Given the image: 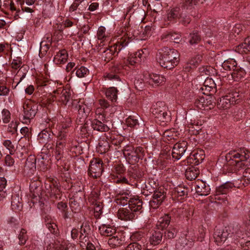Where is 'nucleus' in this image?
<instances>
[{"mask_svg":"<svg viewBox=\"0 0 250 250\" xmlns=\"http://www.w3.org/2000/svg\"><path fill=\"white\" fill-rule=\"evenodd\" d=\"M179 57L176 50L165 47L157 54V60L162 67L171 69L178 64Z\"/></svg>","mask_w":250,"mask_h":250,"instance_id":"obj_1","label":"nucleus"},{"mask_svg":"<svg viewBox=\"0 0 250 250\" xmlns=\"http://www.w3.org/2000/svg\"><path fill=\"white\" fill-rule=\"evenodd\" d=\"M139 62L136 61L135 55L133 54L128 57V59L124 62V63H120L119 65L114 66L111 68V72L107 73L104 76L105 81L111 82L113 85H117L121 83V80L117 73L120 72L122 68L126 70L128 65H134L136 63H139Z\"/></svg>","mask_w":250,"mask_h":250,"instance_id":"obj_2","label":"nucleus"},{"mask_svg":"<svg viewBox=\"0 0 250 250\" xmlns=\"http://www.w3.org/2000/svg\"><path fill=\"white\" fill-rule=\"evenodd\" d=\"M250 158V152L246 149H241L230 151L226 156V159H229V165L241 167L246 165L244 162Z\"/></svg>","mask_w":250,"mask_h":250,"instance_id":"obj_3","label":"nucleus"},{"mask_svg":"<svg viewBox=\"0 0 250 250\" xmlns=\"http://www.w3.org/2000/svg\"><path fill=\"white\" fill-rule=\"evenodd\" d=\"M123 154L126 161L131 165L138 162L144 156V150L143 147L138 146L134 147L131 146H126L123 150Z\"/></svg>","mask_w":250,"mask_h":250,"instance_id":"obj_4","label":"nucleus"},{"mask_svg":"<svg viewBox=\"0 0 250 250\" xmlns=\"http://www.w3.org/2000/svg\"><path fill=\"white\" fill-rule=\"evenodd\" d=\"M151 112L154 116L162 122H168L170 120V113L165 104L159 102L153 105Z\"/></svg>","mask_w":250,"mask_h":250,"instance_id":"obj_5","label":"nucleus"},{"mask_svg":"<svg viewBox=\"0 0 250 250\" xmlns=\"http://www.w3.org/2000/svg\"><path fill=\"white\" fill-rule=\"evenodd\" d=\"M101 109L97 108L95 111V119L91 122V126L94 130L101 132L108 131L109 128L105 124V116L101 113Z\"/></svg>","mask_w":250,"mask_h":250,"instance_id":"obj_6","label":"nucleus"},{"mask_svg":"<svg viewBox=\"0 0 250 250\" xmlns=\"http://www.w3.org/2000/svg\"><path fill=\"white\" fill-rule=\"evenodd\" d=\"M36 104H33L29 101L25 102L23 104V120L25 123H29L36 115L38 110Z\"/></svg>","mask_w":250,"mask_h":250,"instance_id":"obj_7","label":"nucleus"},{"mask_svg":"<svg viewBox=\"0 0 250 250\" xmlns=\"http://www.w3.org/2000/svg\"><path fill=\"white\" fill-rule=\"evenodd\" d=\"M103 171L102 160L97 158L93 159L89 166V175L94 178H97L101 175Z\"/></svg>","mask_w":250,"mask_h":250,"instance_id":"obj_8","label":"nucleus"},{"mask_svg":"<svg viewBox=\"0 0 250 250\" xmlns=\"http://www.w3.org/2000/svg\"><path fill=\"white\" fill-rule=\"evenodd\" d=\"M52 97H54L55 100L66 105L70 98L69 91L62 87L59 88L53 92Z\"/></svg>","mask_w":250,"mask_h":250,"instance_id":"obj_9","label":"nucleus"},{"mask_svg":"<svg viewBox=\"0 0 250 250\" xmlns=\"http://www.w3.org/2000/svg\"><path fill=\"white\" fill-rule=\"evenodd\" d=\"M233 187L232 184L227 182L217 187L215 194V199L217 200H222L223 202H225L226 199L225 195L230 191Z\"/></svg>","mask_w":250,"mask_h":250,"instance_id":"obj_10","label":"nucleus"},{"mask_svg":"<svg viewBox=\"0 0 250 250\" xmlns=\"http://www.w3.org/2000/svg\"><path fill=\"white\" fill-rule=\"evenodd\" d=\"M188 143L183 141L177 143L173 147L172 156L173 158L179 160L185 154L187 149Z\"/></svg>","mask_w":250,"mask_h":250,"instance_id":"obj_11","label":"nucleus"},{"mask_svg":"<svg viewBox=\"0 0 250 250\" xmlns=\"http://www.w3.org/2000/svg\"><path fill=\"white\" fill-rule=\"evenodd\" d=\"M154 193L152 199L149 202L150 206L153 208H158L164 201L166 197L164 192L156 190Z\"/></svg>","mask_w":250,"mask_h":250,"instance_id":"obj_12","label":"nucleus"},{"mask_svg":"<svg viewBox=\"0 0 250 250\" xmlns=\"http://www.w3.org/2000/svg\"><path fill=\"white\" fill-rule=\"evenodd\" d=\"M212 97H200L199 99L196 100L195 104L196 106L200 109H210L213 108L214 104L211 101Z\"/></svg>","mask_w":250,"mask_h":250,"instance_id":"obj_13","label":"nucleus"},{"mask_svg":"<svg viewBox=\"0 0 250 250\" xmlns=\"http://www.w3.org/2000/svg\"><path fill=\"white\" fill-rule=\"evenodd\" d=\"M49 184H46L45 188L50 193V196L57 199L58 196L60 197V189L58 183L54 180L48 181Z\"/></svg>","mask_w":250,"mask_h":250,"instance_id":"obj_14","label":"nucleus"},{"mask_svg":"<svg viewBox=\"0 0 250 250\" xmlns=\"http://www.w3.org/2000/svg\"><path fill=\"white\" fill-rule=\"evenodd\" d=\"M73 106L75 105V108L78 110V116L80 118L85 119L87 116L90 111V108L83 102L75 101L72 103Z\"/></svg>","mask_w":250,"mask_h":250,"instance_id":"obj_15","label":"nucleus"},{"mask_svg":"<svg viewBox=\"0 0 250 250\" xmlns=\"http://www.w3.org/2000/svg\"><path fill=\"white\" fill-rule=\"evenodd\" d=\"M205 157L204 151L203 150H199L193 152L188 158V162L198 165L202 163Z\"/></svg>","mask_w":250,"mask_h":250,"instance_id":"obj_16","label":"nucleus"},{"mask_svg":"<svg viewBox=\"0 0 250 250\" xmlns=\"http://www.w3.org/2000/svg\"><path fill=\"white\" fill-rule=\"evenodd\" d=\"M64 147V142L56 143L55 148L52 152V157H54L60 165L61 164V162L63 158Z\"/></svg>","mask_w":250,"mask_h":250,"instance_id":"obj_17","label":"nucleus"},{"mask_svg":"<svg viewBox=\"0 0 250 250\" xmlns=\"http://www.w3.org/2000/svg\"><path fill=\"white\" fill-rule=\"evenodd\" d=\"M180 134L174 129L165 131L162 135L163 140L167 143H173L177 140Z\"/></svg>","mask_w":250,"mask_h":250,"instance_id":"obj_18","label":"nucleus"},{"mask_svg":"<svg viewBox=\"0 0 250 250\" xmlns=\"http://www.w3.org/2000/svg\"><path fill=\"white\" fill-rule=\"evenodd\" d=\"M142 201L138 198H130L127 207L137 215L142 211Z\"/></svg>","mask_w":250,"mask_h":250,"instance_id":"obj_19","label":"nucleus"},{"mask_svg":"<svg viewBox=\"0 0 250 250\" xmlns=\"http://www.w3.org/2000/svg\"><path fill=\"white\" fill-rule=\"evenodd\" d=\"M119 218L122 220L128 221L133 219L136 214L132 212L127 207L120 209L118 212Z\"/></svg>","mask_w":250,"mask_h":250,"instance_id":"obj_20","label":"nucleus"},{"mask_svg":"<svg viewBox=\"0 0 250 250\" xmlns=\"http://www.w3.org/2000/svg\"><path fill=\"white\" fill-rule=\"evenodd\" d=\"M230 233L228 230L223 229L216 228L214 232V239L217 245H220L222 242H225Z\"/></svg>","mask_w":250,"mask_h":250,"instance_id":"obj_21","label":"nucleus"},{"mask_svg":"<svg viewBox=\"0 0 250 250\" xmlns=\"http://www.w3.org/2000/svg\"><path fill=\"white\" fill-rule=\"evenodd\" d=\"M195 189L196 192L201 196H206L208 195L210 190L209 186L206 185V183L202 181L196 182Z\"/></svg>","mask_w":250,"mask_h":250,"instance_id":"obj_22","label":"nucleus"},{"mask_svg":"<svg viewBox=\"0 0 250 250\" xmlns=\"http://www.w3.org/2000/svg\"><path fill=\"white\" fill-rule=\"evenodd\" d=\"M188 189L184 186H179L173 190L172 195L173 198H177L178 200H181L188 195Z\"/></svg>","mask_w":250,"mask_h":250,"instance_id":"obj_23","label":"nucleus"},{"mask_svg":"<svg viewBox=\"0 0 250 250\" xmlns=\"http://www.w3.org/2000/svg\"><path fill=\"white\" fill-rule=\"evenodd\" d=\"M102 54V58L105 62H108L113 58V55L117 53V51L113 46H109L106 49H100L99 51Z\"/></svg>","mask_w":250,"mask_h":250,"instance_id":"obj_24","label":"nucleus"},{"mask_svg":"<svg viewBox=\"0 0 250 250\" xmlns=\"http://www.w3.org/2000/svg\"><path fill=\"white\" fill-rule=\"evenodd\" d=\"M22 203L21 198L19 194H15L12 195L11 198V208L15 212L21 211L22 208Z\"/></svg>","mask_w":250,"mask_h":250,"instance_id":"obj_25","label":"nucleus"},{"mask_svg":"<svg viewBox=\"0 0 250 250\" xmlns=\"http://www.w3.org/2000/svg\"><path fill=\"white\" fill-rule=\"evenodd\" d=\"M246 70L240 66L235 67L231 73V77L234 81H239L245 78Z\"/></svg>","mask_w":250,"mask_h":250,"instance_id":"obj_26","label":"nucleus"},{"mask_svg":"<svg viewBox=\"0 0 250 250\" xmlns=\"http://www.w3.org/2000/svg\"><path fill=\"white\" fill-rule=\"evenodd\" d=\"M184 10H182L179 5L171 9L167 13V18L168 21H172L177 18H181L183 15Z\"/></svg>","mask_w":250,"mask_h":250,"instance_id":"obj_27","label":"nucleus"},{"mask_svg":"<svg viewBox=\"0 0 250 250\" xmlns=\"http://www.w3.org/2000/svg\"><path fill=\"white\" fill-rule=\"evenodd\" d=\"M229 231L231 232L232 234L236 235L239 238H244V235L246 233V229L239 224H233L229 228Z\"/></svg>","mask_w":250,"mask_h":250,"instance_id":"obj_28","label":"nucleus"},{"mask_svg":"<svg viewBox=\"0 0 250 250\" xmlns=\"http://www.w3.org/2000/svg\"><path fill=\"white\" fill-rule=\"evenodd\" d=\"M100 234L102 235L111 236L116 233L115 228L110 225L103 224L99 228Z\"/></svg>","mask_w":250,"mask_h":250,"instance_id":"obj_29","label":"nucleus"},{"mask_svg":"<svg viewBox=\"0 0 250 250\" xmlns=\"http://www.w3.org/2000/svg\"><path fill=\"white\" fill-rule=\"evenodd\" d=\"M36 158L35 155H30L26 159L24 166V170H28L31 172L36 169Z\"/></svg>","mask_w":250,"mask_h":250,"instance_id":"obj_30","label":"nucleus"},{"mask_svg":"<svg viewBox=\"0 0 250 250\" xmlns=\"http://www.w3.org/2000/svg\"><path fill=\"white\" fill-rule=\"evenodd\" d=\"M170 222V217L168 214H165L159 219L156 224V227L158 229H163L168 226Z\"/></svg>","mask_w":250,"mask_h":250,"instance_id":"obj_31","label":"nucleus"},{"mask_svg":"<svg viewBox=\"0 0 250 250\" xmlns=\"http://www.w3.org/2000/svg\"><path fill=\"white\" fill-rule=\"evenodd\" d=\"M130 40L127 37H123L120 39V40L113 45L117 51V54L127 46Z\"/></svg>","mask_w":250,"mask_h":250,"instance_id":"obj_32","label":"nucleus"},{"mask_svg":"<svg viewBox=\"0 0 250 250\" xmlns=\"http://www.w3.org/2000/svg\"><path fill=\"white\" fill-rule=\"evenodd\" d=\"M230 97V96L226 95L220 98L219 101L218 102V107L220 109H225L229 108L231 104H233Z\"/></svg>","mask_w":250,"mask_h":250,"instance_id":"obj_33","label":"nucleus"},{"mask_svg":"<svg viewBox=\"0 0 250 250\" xmlns=\"http://www.w3.org/2000/svg\"><path fill=\"white\" fill-rule=\"evenodd\" d=\"M236 50L240 53L250 52V36L246 38L243 43L238 45Z\"/></svg>","mask_w":250,"mask_h":250,"instance_id":"obj_34","label":"nucleus"},{"mask_svg":"<svg viewBox=\"0 0 250 250\" xmlns=\"http://www.w3.org/2000/svg\"><path fill=\"white\" fill-rule=\"evenodd\" d=\"M68 54L65 50H62L57 53L54 58V62L57 64L64 63L67 60Z\"/></svg>","mask_w":250,"mask_h":250,"instance_id":"obj_35","label":"nucleus"},{"mask_svg":"<svg viewBox=\"0 0 250 250\" xmlns=\"http://www.w3.org/2000/svg\"><path fill=\"white\" fill-rule=\"evenodd\" d=\"M106 138L108 140V142L115 146L120 147L124 138L123 136L116 134H112L109 136H107Z\"/></svg>","mask_w":250,"mask_h":250,"instance_id":"obj_36","label":"nucleus"},{"mask_svg":"<svg viewBox=\"0 0 250 250\" xmlns=\"http://www.w3.org/2000/svg\"><path fill=\"white\" fill-rule=\"evenodd\" d=\"M163 233L160 231L153 232L149 237V242L151 245L155 246L162 241Z\"/></svg>","mask_w":250,"mask_h":250,"instance_id":"obj_37","label":"nucleus"},{"mask_svg":"<svg viewBox=\"0 0 250 250\" xmlns=\"http://www.w3.org/2000/svg\"><path fill=\"white\" fill-rule=\"evenodd\" d=\"M199 174V170L193 167H188L185 171V176L189 180L195 179Z\"/></svg>","mask_w":250,"mask_h":250,"instance_id":"obj_38","label":"nucleus"},{"mask_svg":"<svg viewBox=\"0 0 250 250\" xmlns=\"http://www.w3.org/2000/svg\"><path fill=\"white\" fill-rule=\"evenodd\" d=\"M117 92L118 90L117 88L114 86H112L106 90L105 94L106 98L108 100L114 102H116L117 99Z\"/></svg>","mask_w":250,"mask_h":250,"instance_id":"obj_39","label":"nucleus"},{"mask_svg":"<svg viewBox=\"0 0 250 250\" xmlns=\"http://www.w3.org/2000/svg\"><path fill=\"white\" fill-rule=\"evenodd\" d=\"M51 136L52 135L50 131L43 129L38 134V137L40 143H47L50 140Z\"/></svg>","mask_w":250,"mask_h":250,"instance_id":"obj_40","label":"nucleus"},{"mask_svg":"<svg viewBox=\"0 0 250 250\" xmlns=\"http://www.w3.org/2000/svg\"><path fill=\"white\" fill-rule=\"evenodd\" d=\"M222 66L226 70H233L235 67H237V64L233 59H229L225 60L222 63Z\"/></svg>","mask_w":250,"mask_h":250,"instance_id":"obj_41","label":"nucleus"},{"mask_svg":"<svg viewBox=\"0 0 250 250\" xmlns=\"http://www.w3.org/2000/svg\"><path fill=\"white\" fill-rule=\"evenodd\" d=\"M204 87L205 88L203 87L201 88L202 90L205 89L206 91L212 90L214 91L213 89L216 88V84L212 78H207L204 82Z\"/></svg>","mask_w":250,"mask_h":250,"instance_id":"obj_42","label":"nucleus"},{"mask_svg":"<svg viewBox=\"0 0 250 250\" xmlns=\"http://www.w3.org/2000/svg\"><path fill=\"white\" fill-rule=\"evenodd\" d=\"M158 183L157 181L154 179H149L147 183L146 184V190L149 193H152L157 190Z\"/></svg>","mask_w":250,"mask_h":250,"instance_id":"obj_43","label":"nucleus"},{"mask_svg":"<svg viewBox=\"0 0 250 250\" xmlns=\"http://www.w3.org/2000/svg\"><path fill=\"white\" fill-rule=\"evenodd\" d=\"M149 77L150 78L149 83H150L151 82H153L155 84L158 85L162 84L166 80L164 76L156 74H149Z\"/></svg>","mask_w":250,"mask_h":250,"instance_id":"obj_44","label":"nucleus"},{"mask_svg":"<svg viewBox=\"0 0 250 250\" xmlns=\"http://www.w3.org/2000/svg\"><path fill=\"white\" fill-rule=\"evenodd\" d=\"M110 147V146L108 141L100 140L97 148L101 153H104L109 150Z\"/></svg>","mask_w":250,"mask_h":250,"instance_id":"obj_45","label":"nucleus"},{"mask_svg":"<svg viewBox=\"0 0 250 250\" xmlns=\"http://www.w3.org/2000/svg\"><path fill=\"white\" fill-rule=\"evenodd\" d=\"M129 193L125 192L121 194L117 198V202L118 204H120L123 206H125L128 205V201L130 198L129 197Z\"/></svg>","mask_w":250,"mask_h":250,"instance_id":"obj_46","label":"nucleus"},{"mask_svg":"<svg viewBox=\"0 0 250 250\" xmlns=\"http://www.w3.org/2000/svg\"><path fill=\"white\" fill-rule=\"evenodd\" d=\"M134 54L136 58V61L141 62L142 61H144L146 59L147 54V50L146 49L144 48L143 49L138 50Z\"/></svg>","mask_w":250,"mask_h":250,"instance_id":"obj_47","label":"nucleus"},{"mask_svg":"<svg viewBox=\"0 0 250 250\" xmlns=\"http://www.w3.org/2000/svg\"><path fill=\"white\" fill-rule=\"evenodd\" d=\"M123 241L120 238H119L117 236H113L110 238L108 241V244L112 248L119 247L122 245Z\"/></svg>","mask_w":250,"mask_h":250,"instance_id":"obj_48","label":"nucleus"},{"mask_svg":"<svg viewBox=\"0 0 250 250\" xmlns=\"http://www.w3.org/2000/svg\"><path fill=\"white\" fill-rule=\"evenodd\" d=\"M198 2L197 0H184L180 6L182 10L184 11L186 9H191L194 5Z\"/></svg>","mask_w":250,"mask_h":250,"instance_id":"obj_49","label":"nucleus"},{"mask_svg":"<svg viewBox=\"0 0 250 250\" xmlns=\"http://www.w3.org/2000/svg\"><path fill=\"white\" fill-rule=\"evenodd\" d=\"M38 183L37 182L33 181L30 184V190L33 193V195L35 197L39 196L41 191V188L37 185Z\"/></svg>","mask_w":250,"mask_h":250,"instance_id":"obj_50","label":"nucleus"},{"mask_svg":"<svg viewBox=\"0 0 250 250\" xmlns=\"http://www.w3.org/2000/svg\"><path fill=\"white\" fill-rule=\"evenodd\" d=\"M19 240V244L20 245H24L26 241L28 239V235H27V231L25 229H21L20 234L18 236Z\"/></svg>","mask_w":250,"mask_h":250,"instance_id":"obj_51","label":"nucleus"},{"mask_svg":"<svg viewBox=\"0 0 250 250\" xmlns=\"http://www.w3.org/2000/svg\"><path fill=\"white\" fill-rule=\"evenodd\" d=\"M201 41V36L197 31H194L190 34L189 42L190 44H193L198 43Z\"/></svg>","mask_w":250,"mask_h":250,"instance_id":"obj_52","label":"nucleus"},{"mask_svg":"<svg viewBox=\"0 0 250 250\" xmlns=\"http://www.w3.org/2000/svg\"><path fill=\"white\" fill-rule=\"evenodd\" d=\"M129 172L131 176L134 178H140L143 175L142 172L137 166L131 167L130 169Z\"/></svg>","mask_w":250,"mask_h":250,"instance_id":"obj_53","label":"nucleus"},{"mask_svg":"<svg viewBox=\"0 0 250 250\" xmlns=\"http://www.w3.org/2000/svg\"><path fill=\"white\" fill-rule=\"evenodd\" d=\"M76 74L79 78L85 77L89 74V70L84 66H81L77 69Z\"/></svg>","mask_w":250,"mask_h":250,"instance_id":"obj_54","label":"nucleus"},{"mask_svg":"<svg viewBox=\"0 0 250 250\" xmlns=\"http://www.w3.org/2000/svg\"><path fill=\"white\" fill-rule=\"evenodd\" d=\"M105 30V28L104 26H100L98 30L97 36L98 39L101 41V43L106 38Z\"/></svg>","mask_w":250,"mask_h":250,"instance_id":"obj_55","label":"nucleus"},{"mask_svg":"<svg viewBox=\"0 0 250 250\" xmlns=\"http://www.w3.org/2000/svg\"><path fill=\"white\" fill-rule=\"evenodd\" d=\"M177 233V230L175 228L170 227L165 232L164 237L167 239H172L175 237Z\"/></svg>","mask_w":250,"mask_h":250,"instance_id":"obj_56","label":"nucleus"},{"mask_svg":"<svg viewBox=\"0 0 250 250\" xmlns=\"http://www.w3.org/2000/svg\"><path fill=\"white\" fill-rule=\"evenodd\" d=\"M70 207L72 210L74 212H76L80 209V204L78 202L73 198L70 199L69 201Z\"/></svg>","mask_w":250,"mask_h":250,"instance_id":"obj_57","label":"nucleus"},{"mask_svg":"<svg viewBox=\"0 0 250 250\" xmlns=\"http://www.w3.org/2000/svg\"><path fill=\"white\" fill-rule=\"evenodd\" d=\"M125 250H149L148 249L146 250L145 248L143 247L142 245L139 243L134 242L129 244Z\"/></svg>","mask_w":250,"mask_h":250,"instance_id":"obj_58","label":"nucleus"},{"mask_svg":"<svg viewBox=\"0 0 250 250\" xmlns=\"http://www.w3.org/2000/svg\"><path fill=\"white\" fill-rule=\"evenodd\" d=\"M81 3L74 1L69 7V12H73L77 10L78 13L82 14L85 10H80L79 8H81Z\"/></svg>","mask_w":250,"mask_h":250,"instance_id":"obj_59","label":"nucleus"},{"mask_svg":"<svg viewBox=\"0 0 250 250\" xmlns=\"http://www.w3.org/2000/svg\"><path fill=\"white\" fill-rule=\"evenodd\" d=\"M125 121L127 125L130 127L134 126L138 124V119L134 116H129L126 118Z\"/></svg>","mask_w":250,"mask_h":250,"instance_id":"obj_60","label":"nucleus"},{"mask_svg":"<svg viewBox=\"0 0 250 250\" xmlns=\"http://www.w3.org/2000/svg\"><path fill=\"white\" fill-rule=\"evenodd\" d=\"M80 133L84 137H87L90 134L89 126L86 123L81 126Z\"/></svg>","mask_w":250,"mask_h":250,"instance_id":"obj_61","label":"nucleus"},{"mask_svg":"<svg viewBox=\"0 0 250 250\" xmlns=\"http://www.w3.org/2000/svg\"><path fill=\"white\" fill-rule=\"evenodd\" d=\"M243 180L246 183V185H248L250 182V167L247 168L243 173ZM245 185V183H243Z\"/></svg>","mask_w":250,"mask_h":250,"instance_id":"obj_62","label":"nucleus"},{"mask_svg":"<svg viewBox=\"0 0 250 250\" xmlns=\"http://www.w3.org/2000/svg\"><path fill=\"white\" fill-rule=\"evenodd\" d=\"M46 225L51 233L57 234L58 233V227L55 223L54 222L47 223Z\"/></svg>","mask_w":250,"mask_h":250,"instance_id":"obj_63","label":"nucleus"},{"mask_svg":"<svg viewBox=\"0 0 250 250\" xmlns=\"http://www.w3.org/2000/svg\"><path fill=\"white\" fill-rule=\"evenodd\" d=\"M90 232V226L87 223H83L80 229V235H86Z\"/></svg>","mask_w":250,"mask_h":250,"instance_id":"obj_64","label":"nucleus"}]
</instances>
